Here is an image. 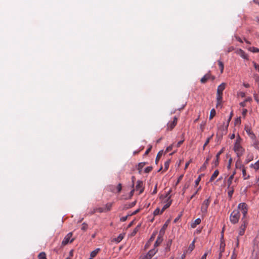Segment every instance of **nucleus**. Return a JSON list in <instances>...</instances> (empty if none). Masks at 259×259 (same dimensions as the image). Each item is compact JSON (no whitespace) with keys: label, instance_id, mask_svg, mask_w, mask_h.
Listing matches in <instances>:
<instances>
[{"label":"nucleus","instance_id":"nucleus-1","mask_svg":"<svg viewBox=\"0 0 259 259\" xmlns=\"http://www.w3.org/2000/svg\"><path fill=\"white\" fill-rule=\"evenodd\" d=\"M211 202L210 197L205 199L202 203L201 206V212L202 215L205 217L207 212V208Z\"/></svg>","mask_w":259,"mask_h":259},{"label":"nucleus","instance_id":"nucleus-2","mask_svg":"<svg viewBox=\"0 0 259 259\" xmlns=\"http://www.w3.org/2000/svg\"><path fill=\"white\" fill-rule=\"evenodd\" d=\"M240 217V212L238 209L233 210L230 216V222L233 224L237 223L239 220Z\"/></svg>","mask_w":259,"mask_h":259},{"label":"nucleus","instance_id":"nucleus-3","mask_svg":"<svg viewBox=\"0 0 259 259\" xmlns=\"http://www.w3.org/2000/svg\"><path fill=\"white\" fill-rule=\"evenodd\" d=\"M234 150L239 158L243 155L245 151L244 149L241 146L239 142L238 141L235 144Z\"/></svg>","mask_w":259,"mask_h":259},{"label":"nucleus","instance_id":"nucleus-4","mask_svg":"<svg viewBox=\"0 0 259 259\" xmlns=\"http://www.w3.org/2000/svg\"><path fill=\"white\" fill-rule=\"evenodd\" d=\"M247 225V220L246 219L242 218L241 225L239 227L238 231L239 236H242L244 234L246 230V226Z\"/></svg>","mask_w":259,"mask_h":259},{"label":"nucleus","instance_id":"nucleus-5","mask_svg":"<svg viewBox=\"0 0 259 259\" xmlns=\"http://www.w3.org/2000/svg\"><path fill=\"white\" fill-rule=\"evenodd\" d=\"M72 236V233L70 232L68 233L63 239L62 242V245L65 246L68 243H71L74 240V239L71 238Z\"/></svg>","mask_w":259,"mask_h":259},{"label":"nucleus","instance_id":"nucleus-6","mask_svg":"<svg viewBox=\"0 0 259 259\" xmlns=\"http://www.w3.org/2000/svg\"><path fill=\"white\" fill-rule=\"evenodd\" d=\"M164 231L161 230L159 234L157 237L156 241L154 244V248H157V247L159 246L163 241V236L164 235Z\"/></svg>","mask_w":259,"mask_h":259},{"label":"nucleus","instance_id":"nucleus-7","mask_svg":"<svg viewBox=\"0 0 259 259\" xmlns=\"http://www.w3.org/2000/svg\"><path fill=\"white\" fill-rule=\"evenodd\" d=\"M158 249L157 248H153L149 251V252L146 254L141 256L142 259H151L157 252Z\"/></svg>","mask_w":259,"mask_h":259},{"label":"nucleus","instance_id":"nucleus-8","mask_svg":"<svg viewBox=\"0 0 259 259\" xmlns=\"http://www.w3.org/2000/svg\"><path fill=\"white\" fill-rule=\"evenodd\" d=\"M247 204L245 203H240L238 205V209H240L242 213L243 214V218L244 219H246V215L247 213Z\"/></svg>","mask_w":259,"mask_h":259},{"label":"nucleus","instance_id":"nucleus-9","mask_svg":"<svg viewBox=\"0 0 259 259\" xmlns=\"http://www.w3.org/2000/svg\"><path fill=\"white\" fill-rule=\"evenodd\" d=\"M170 192V191H169L165 196V197L167 198L166 204L161 210V213H162L166 209L168 208L171 204L172 200L170 199V196H169Z\"/></svg>","mask_w":259,"mask_h":259},{"label":"nucleus","instance_id":"nucleus-10","mask_svg":"<svg viewBox=\"0 0 259 259\" xmlns=\"http://www.w3.org/2000/svg\"><path fill=\"white\" fill-rule=\"evenodd\" d=\"M178 122V118L177 117H175L174 118L173 121L170 122H168L167 124V131H171L172 130L175 126L177 125Z\"/></svg>","mask_w":259,"mask_h":259},{"label":"nucleus","instance_id":"nucleus-11","mask_svg":"<svg viewBox=\"0 0 259 259\" xmlns=\"http://www.w3.org/2000/svg\"><path fill=\"white\" fill-rule=\"evenodd\" d=\"M234 178L233 176H230L227 180V187H236V185L234 183H236L237 181V179L236 178L234 181L233 182Z\"/></svg>","mask_w":259,"mask_h":259},{"label":"nucleus","instance_id":"nucleus-12","mask_svg":"<svg viewBox=\"0 0 259 259\" xmlns=\"http://www.w3.org/2000/svg\"><path fill=\"white\" fill-rule=\"evenodd\" d=\"M136 190L139 191V194L142 193L144 190V187L143 186V183L141 181H138L137 184L136 186Z\"/></svg>","mask_w":259,"mask_h":259},{"label":"nucleus","instance_id":"nucleus-13","mask_svg":"<svg viewBox=\"0 0 259 259\" xmlns=\"http://www.w3.org/2000/svg\"><path fill=\"white\" fill-rule=\"evenodd\" d=\"M236 54L241 57L242 58L244 59H248V55L246 54V53L241 49H238L236 52Z\"/></svg>","mask_w":259,"mask_h":259},{"label":"nucleus","instance_id":"nucleus-14","mask_svg":"<svg viewBox=\"0 0 259 259\" xmlns=\"http://www.w3.org/2000/svg\"><path fill=\"white\" fill-rule=\"evenodd\" d=\"M245 130L251 139L254 140L255 139V136L252 132L251 128L249 126H245Z\"/></svg>","mask_w":259,"mask_h":259},{"label":"nucleus","instance_id":"nucleus-15","mask_svg":"<svg viewBox=\"0 0 259 259\" xmlns=\"http://www.w3.org/2000/svg\"><path fill=\"white\" fill-rule=\"evenodd\" d=\"M223 100V94H217V105L216 107H219L221 106Z\"/></svg>","mask_w":259,"mask_h":259},{"label":"nucleus","instance_id":"nucleus-16","mask_svg":"<svg viewBox=\"0 0 259 259\" xmlns=\"http://www.w3.org/2000/svg\"><path fill=\"white\" fill-rule=\"evenodd\" d=\"M226 84L224 82L222 83L220 85L218 86L217 89V93L218 94H223V91L225 90L226 88Z\"/></svg>","mask_w":259,"mask_h":259},{"label":"nucleus","instance_id":"nucleus-17","mask_svg":"<svg viewBox=\"0 0 259 259\" xmlns=\"http://www.w3.org/2000/svg\"><path fill=\"white\" fill-rule=\"evenodd\" d=\"M211 76V74L209 72L208 73L203 76V77L201 78L200 81L202 83H205L208 79L210 78Z\"/></svg>","mask_w":259,"mask_h":259},{"label":"nucleus","instance_id":"nucleus-18","mask_svg":"<svg viewBox=\"0 0 259 259\" xmlns=\"http://www.w3.org/2000/svg\"><path fill=\"white\" fill-rule=\"evenodd\" d=\"M223 152V149L220 151L216 155V160L213 162V164L214 166H217L219 165V158L220 155L222 154V153Z\"/></svg>","mask_w":259,"mask_h":259},{"label":"nucleus","instance_id":"nucleus-19","mask_svg":"<svg viewBox=\"0 0 259 259\" xmlns=\"http://www.w3.org/2000/svg\"><path fill=\"white\" fill-rule=\"evenodd\" d=\"M235 187H227L228 189V195L230 199H231L232 197V195L234 192V188Z\"/></svg>","mask_w":259,"mask_h":259},{"label":"nucleus","instance_id":"nucleus-20","mask_svg":"<svg viewBox=\"0 0 259 259\" xmlns=\"http://www.w3.org/2000/svg\"><path fill=\"white\" fill-rule=\"evenodd\" d=\"M236 168L239 169H242L243 168H244V166L242 164L241 161L240 159H238L235 164Z\"/></svg>","mask_w":259,"mask_h":259},{"label":"nucleus","instance_id":"nucleus-21","mask_svg":"<svg viewBox=\"0 0 259 259\" xmlns=\"http://www.w3.org/2000/svg\"><path fill=\"white\" fill-rule=\"evenodd\" d=\"M219 174V171L218 169L215 170L210 177L209 182H211L213 181L218 176Z\"/></svg>","mask_w":259,"mask_h":259},{"label":"nucleus","instance_id":"nucleus-22","mask_svg":"<svg viewBox=\"0 0 259 259\" xmlns=\"http://www.w3.org/2000/svg\"><path fill=\"white\" fill-rule=\"evenodd\" d=\"M250 167L253 168L255 170H257L259 169V160H257L254 164L251 163L250 165Z\"/></svg>","mask_w":259,"mask_h":259},{"label":"nucleus","instance_id":"nucleus-23","mask_svg":"<svg viewBox=\"0 0 259 259\" xmlns=\"http://www.w3.org/2000/svg\"><path fill=\"white\" fill-rule=\"evenodd\" d=\"M201 187L200 186L198 188H195L194 187V189H196L195 192L194 193V194L190 197V198L188 200V202H189L190 201L191 199H192V198H193L194 197V196L198 194V192L201 190Z\"/></svg>","mask_w":259,"mask_h":259},{"label":"nucleus","instance_id":"nucleus-24","mask_svg":"<svg viewBox=\"0 0 259 259\" xmlns=\"http://www.w3.org/2000/svg\"><path fill=\"white\" fill-rule=\"evenodd\" d=\"M201 223V219L200 218H198L195 220L194 223L191 224V227L193 228H195L196 227L197 225H199Z\"/></svg>","mask_w":259,"mask_h":259},{"label":"nucleus","instance_id":"nucleus-25","mask_svg":"<svg viewBox=\"0 0 259 259\" xmlns=\"http://www.w3.org/2000/svg\"><path fill=\"white\" fill-rule=\"evenodd\" d=\"M241 170H242V175H243V177L244 179L247 180V179H249V176L248 175H247L245 168V167L243 168V169Z\"/></svg>","mask_w":259,"mask_h":259},{"label":"nucleus","instance_id":"nucleus-26","mask_svg":"<svg viewBox=\"0 0 259 259\" xmlns=\"http://www.w3.org/2000/svg\"><path fill=\"white\" fill-rule=\"evenodd\" d=\"M248 50L252 53H258L259 52V49L254 47H249L248 48Z\"/></svg>","mask_w":259,"mask_h":259},{"label":"nucleus","instance_id":"nucleus-27","mask_svg":"<svg viewBox=\"0 0 259 259\" xmlns=\"http://www.w3.org/2000/svg\"><path fill=\"white\" fill-rule=\"evenodd\" d=\"M100 251L99 248H97L95 250H93L91 253V257H94L96 256V255L98 253L99 251Z\"/></svg>","mask_w":259,"mask_h":259},{"label":"nucleus","instance_id":"nucleus-28","mask_svg":"<svg viewBox=\"0 0 259 259\" xmlns=\"http://www.w3.org/2000/svg\"><path fill=\"white\" fill-rule=\"evenodd\" d=\"M218 65L220 69L221 73H222L223 72L224 68V64L221 61L219 60L218 61Z\"/></svg>","mask_w":259,"mask_h":259},{"label":"nucleus","instance_id":"nucleus-29","mask_svg":"<svg viewBox=\"0 0 259 259\" xmlns=\"http://www.w3.org/2000/svg\"><path fill=\"white\" fill-rule=\"evenodd\" d=\"M112 204V203H108L105 205V207L104 208L106 209V211H109L111 209Z\"/></svg>","mask_w":259,"mask_h":259},{"label":"nucleus","instance_id":"nucleus-30","mask_svg":"<svg viewBox=\"0 0 259 259\" xmlns=\"http://www.w3.org/2000/svg\"><path fill=\"white\" fill-rule=\"evenodd\" d=\"M195 240L192 241V242L190 244L188 247V251H189L191 252L195 247Z\"/></svg>","mask_w":259,"mask_h":259},{"label":"nucleus","instance_id":"nucleus-31","mask_svg":"<svg viewBox=\"0 0 259 259\" xmlns=\"http://www.w3.org/2000/svg\"><path fill=\"white\" fill-rule=\"evenodd\" d=\"M210 157H208L207 158L206 160H205V161L203 163V165L201 167V169H205L206 168L207 164L208 163V161L210 160Z\"/></svg>","mask_w":259,"mask_h":259},{"label":"nucleus","instance_id":"nucleus-32","mask_svg":"<svg viewBox=\"0 0 259 259\" xmlns=\"http://www.w3.org/2000/svg\"><path fill=\"white\" fill-rule=\"evenodd\" d=\"M146 162H141V163H139L138 169L140 173L141 172L142 169L143 167L144 166V165L146 164Z\"/></svg>","mask_w":259,"mask_h":259},{"label":"nucleus","instance_id":"nucleus-33","mask_svg":"<svg viewBox=\"0 0 259 259\" xmlns=\"http://www.w3.org/2000/svg\"><path fill=\"white\" fill-rule=\"evenodd\" d=\"M225 244L224 243L221 242V243L220 244V256L222 255V252H223L225 250Z\"/></svg>","mask_w":259,"mask_h":259},{"label":"nucleus","instance_id":"nucleus-34","mask_svg":"<svg viewBox=\"0 0 259 259\" xmlns=\"http://www.w3.org/2000/svg\"><path fill=\"white\" fill-rule=\"evenodd\" d=\"M38 259H47L46 254L44 252H40L38 255Z\"/></svg>","mask_w":259,"mask_h":259},{"label":"nucleus","instance_id":"nucleus-35","mask_svg":"<svg viewBox=\"0 0 259 259\" xmlns=\"http://www.w3.org/2000/svg\"><path fill=\"white\" fill-rule=\"evenodd\" d=\"M162 154H163V150H161L158 153V154H157L156 158V160H155L156 163H157V161L160 159Z\"/></svg>","mask_w":259,"mask_h":259},{"label":"nucleus","instance_id":"nucleus-36","mask_svg":"<svg viewBox=\"0 0 259 259\" xmlns=\"http://www.w3.org/2000/svg\"><path fill=\"white\" fill-rule=\"evenodd\" d=\"M215 111L214 109H212L210 111V115H209V119L211 120L212 119L213 117L215 116Z\"/></svg>","mask_w":259,"mask_h":259},{"label":"nucleus","instance_id":"nucleus-37","mask_svg":"<svg viewBox=\"0 0 259 259\" xmlns=\"http://www.w3.org/2000/svg\"><path fill=\"white\" fill-rule=\"evenodd\" d=\"M171 244V240H168L167 243L166 247H165L166 251H169L170 250V245Z\"/></svg>","mask_w":259,"mask_h":259},{"label":"nucleus","instance_id":"nucleus-38","mask_svg":"<svg viewBox=\"0 0 259 259\" xmlns=\"http://www.w3.org/2000/svg\"><path fill=\"white\" fill-rule=\"evenodd\" d=\"M170 160H168L164 162V171H166L168 169L169 165Z\"/></svg>","mask_w":259,"mask_h":259},{"label":"nucleus","instance_id":"nucleus-39","mask_svg":"<svg viewBox=\"0 0 259 259\" xmlns=\"http://www.w3.org/2000/svg\"><path fill=\"white\" fill-rule=\"evenodd\" d=\"M200 181H201V176H199L195 181V186H194L195 188L197 187Z\"/></svg>","mask_w":259,"mask_h":259},{"label":"nucleus","instance_id":"nucleus-40","mask_svg":"<svg viewBox=\"0 0 259 259\" xmlns=\"http://www.w3.org/2000/svg\"><path fill=\"white\" fill-rule=\"evenodd\" d=\"M95 208H96V210L97 212H100V213H102V212H106V209H104V208H103V207H95Z\"/></svg>","mask_w":259,"mask_h":259},{"label":"nucleus","instance_id":"nucleus-41","mask_svg":"<svg viewBox=\"0 0 259 259\" xmlns=\"http://www.w3.org/2000/svg\"><path fill=\"white\" fill-rule=\"evenodd\" d=\"M253 157L252 155H248L246 160H245V162L246 163H248L249 162H250V161L252 160H253Z\"/></svg>","mask_w":259,"mask_h":259},{"label":"nucleus","instance_id":"nucleus-42","mask_svg":"<svg viewBox=\"0 0 259 259\" xmlns=\"http://www.w3.org/2000/svg\"><path fill=\"white\" fill-rule=\"evenodd\" d=\"M161 213H161V210L159 208H157L153 212V214L155 216Z\"/></svg>","mask_w":259,"mask_h":259},{"label":"nucleus","instance_id":"nucleus-43","mask_svg":"<svg viewBox=\"0 0 259 259\" xmlns=\"http://www.w3.org/2000/svg\"><path fill=\"white\" fill-rule=\"evenodd\" d=\"M88 228V225L85 223H83L82 224V227L81 228V229L83 231H86Z\"/></svg>","mask_w":259,"mask_h":259},{"label":"nucleus","instance_id":"nucleus-44","mask_svg":"<svg viewBox=\"0 0 259 259\" xmlns=\"http://www.w3.org/2000/svg\"><path fill=\"white\" fill-rule=\"evenodd\" d=\"M211 138H212V136H211L210 137H208L206 141H205V143H204V145L203 146V149H204L205 147L208 145V144L209 143V142L210 139H211Z\"/></svg>","mask_w":259,"mask_h":259},{"label":"nucleus","instance_id":"nucleus-45","mask_svg":"<svg viewBox=\"0 0 259 259\" xmlns=\"http://www.w3.org/2000/svg\"><path fill=\"white\" fill-rule=\"evenodd\" d=\"M138 231V227H137L134 229V230L133 231V232L131 233V236H134L137 233Z\"/></svg>","mask_w":259,"mask_h":259},{"label":"nucleus","instance_id":"nucleus-46","mask_svg":"<svg viewBox=\"0 0 259 259\" xmlns=\"http://www.w3.org/2000/svg\"><path fill=\"white\" fill-rule=\"evenodd\" d=\"M136 204V202H132L131 203H130L128 204H126L125 206L126 208H129L133 207Z\"/></svg>","mask_w":259,"mask_h":259},{"label":"nucleus","instance_id":"nucleus-47","mask_svg":"<svg viewBox=\"0 0 259 259\" xmlns=\"http://www.w3.org/2000/svg\"><path fill=\"white\" fill-rule=\"evenodd\" d=\"M117 193H119L122 189V185L121 184L119 183L117 186Z\"/></svg>","mask_w":259,"mask_h":259},{"label":"nucleus","instance_id":"nucleus-48","mask_svg":"<svg viewBox=\"0 0 259 259\" xmlns=\"http://www.w3.org/2000/svg\"><path fill=\"white\" fill-rule=\"evenodd\" d=\"M152 169V167L151 166H148L145 169V172L146 173H149L150 172Z\"/></svg>","mask_w":259,"mask_h":259},{"label":"nucleus","instance_id":"nucleus-49","mask_svg":"<svg viewBox=\"0 0 259 259\" xmlns=\"http://www.w3.org/2000/svg\"><path fill=\"white\" fill-rule=\"evenodd\" d=\"M96 212L97 211H96V208L95 207L90 210V211L89 212V214L92 215V214H94L95 213H96Z\"/></svg>","mask_w":259,"mask_h":259},{"label":"nucleus","instance_id":"nucleus-50","mask_svg":"<svg viewBox=\"0 0 259 259\" xmlns=\"http://www.w3.org/2000/svg\"><path fill=\"white\" fill-rule=\"evenodd\" d=\"M123 238V236L122 234H120L116 239L117 242L121 241Z\"/></svg>","mask_w":259,"mask_h":259},{"label":"nucleus","instance_id":"nucleus-51","mask_svg":"<svg viewBox=\"0 0 259 259\" xmlns=\"http://www.w3.org/2000/svg\"><path fill=\"white\" fill-rule=\"evenodd\" d=\"M189 187V184H186L184 185V188L183 189V194H184L185 193L186 189H188Z\"/></svg>","mask_w":259,"mask_h":259},{"label":"nucleus","instance_id":"nucleus-52","mask_svg":"<svg viewBox=\"0 0 259 259\" xmlns=\"http://www.w3.org/2000/svg\"><path fill=\"white\" fill-rule=\"evenodd\" d=\"M152 146L150 145L149 147L146 150V152H145V155H147L151 150Z\"/></svg>","mask_w":259,"mask_h":259},{"label":"nucleus","instance_id":"nucleus-53","mask_svg":"<svg viewBox=\"0 0 259 259\" xmlns=\"http://www.w3.org/2000/svg\"><path fill=\"white\" fill-rule=\"evenodd\" d=\"M232 162V158H230L229 159L228 164V166H227V167H228V169H230L231 168V165Z\"/></svg>","mask_w":259,"mask_h":259},{"label":"nucleus","instance_id":"nucleus-54","mask_svg":"<svg viewBox=\"0 0 259 259\" xmlns=\"http://www.w3.org/2000/svg\"><path fill=\"white\" fill-rule=\"evenodd\" d=\"M172 149V145L169 146L167 147V148L165 150V153H167L170 151H171Z\"/></svg>","mask_w":259,"mask_h":259},{"label":"nucleus","instance_id":"nucleus-55","mask_svg":"<svg viewBox=\"0 0 259 259\" xmlns=\"http://www.w3.org/2000/svg\"><path fill=\"white\" fill-rule=\"evenodd\" d=\"M254 99L255 100V101L257 102H259V97H258L257 95L254 94Z\"/></svg>","mask_w":259,"mask_h":259},{"label":"nucleus","instance_id":"nucleus-56","mask_svg":"<svg viewBox=\"0 0 259 259\" xmlns=\"http://www.w3.org/2000/svg\"><path fill=\"white\" fill-rule=\"evenodd\" d=\"M239 245V236L237 237L236 239V247H238Z\"/></svg>","mask_w":259,"mask_h":259},{"label":"nucleus","instance_id":"nucleus-57","mask_svg":"<svg viewBox=\"0 0 259 259\" xmlns=\"http://www.w3.org/2000/svg\"><path fill=\"white\" fill-rule=\"evenodd\" d=\"M254 77L256 82L259 81V76L257 74H254Z\"/></svg>","mask_w":259,"mask_h":259},{"label":"nucleus","instance_id":"nucleus-58","mask_svg":"<svg viewBox=\"0 0 259 259\" xmlns=\"http://www.w3.org/2000/svg\"><path fill=\"white\" fill-rule=\"evenodd\" d=\"M128 216L123 217L120 218V221L121 222H124L127 220Z\"/></svg>","mask_w":259,"mask_h":259},{"label":"nucleus","instance_id":"nucleus-59","mask_svg":"<svg viewBox=\"0 0 259 259\" xmlns=\"http://www.w3.org/2000/svg\"><path fill=\"white\" fill-rule=\"evenodd\" d=\"M155 237V234L153 233V234L151 235V237H150V239H149V241H153V240H154V239Z\"/></svg>","mask_w":259,"mask_h":259},{"label":"nucleus","instance_id":"nucleus-60","mask_svg":"<svg viewBox=\"0 0 259 259\" xmlns=\"http://www.w3.org/2000/svg\"><path fill=\"white\" fill-rule=\"evenodd\" d=\"M208 254L207 252H205L203 256L201 257L200 259H206L207 255Z\"/></svg>","mask_w":259,"mask_h":259},{"label":"nucleus","instance_id":"nucleus-61","mask_svg":"<svg viewBox=\"0 0 259 259\" xmlns=\"http://www.w3.org/2000/svg\"><path fill=\"white\" fill-rule=\"evenodd\" d=\"M157 184H156L155 186L154 189L152 194H155L157 193Z\"/></svg>","mask_w":259,"mask_h":259},{"label":"nucleus","instance_id":"nucleus-62","mask_svg":"<svg viewBox=\"0 0 259 259\" xmlns=\"http://www.w3.org/2000/svg\"><path fill=\"white\" fill-rule=\"evenodd\" d=\"M183 142H184V140L178 142V143H177V147H180L181 146V145L183 143Z\"/></svg>","mask_w":259,"mask_h":259},{"label":"nucleus","instance_id":"nucleus-63","mask_svg":"<svg viewBox=\"0 0 259 259\" xmlns=\"http://www.w3.org/2000/svg\"><path fill=\"white\" fill-rule=\"evenodd\" d=\"M236 40H237V41H239V42H243V41H242V40L241 39V38L240 37H238V36H236Z\"/></svg>","mask_w":259,"mask_h":259},{"label":"nucleus","instance_id":"nucleus-64","mask_svg":"<svg viewBox=\"0 0 259 259\" xmlns=\"http://www.w3.org/2000/svg\"><path fill=\"white\" fill-rule=\"evenodd\" d=\"M245 103L246 102L245 101H244V102H241L240 103V105L241 106V107H244L245 106Z\"/></svg>","mask_w":259,"mask_h":259}]
</instances>
